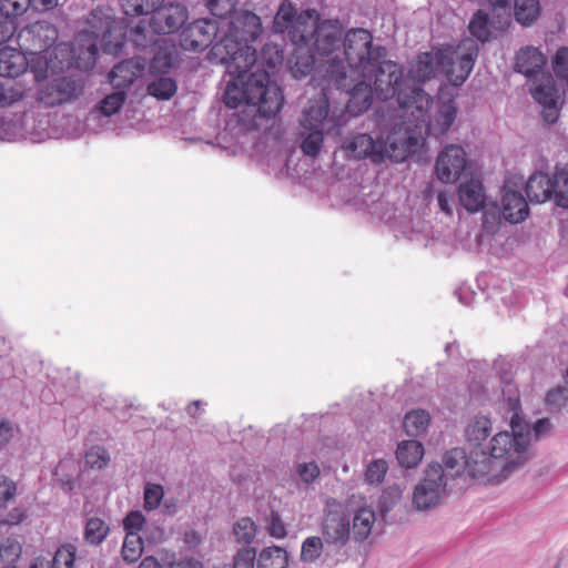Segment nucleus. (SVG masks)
Instances as JSON below:
<instances>
[{
	"label": "nucleus",
	"mask_w": 568,
	"mask_h": 568,
	"mask_svg": "<svg viewBox=\"0 0 568 568\" xmlns=\"http://www.w3.org/2000/svg\"><path fill=\"white\" fill-rule=\"evenodd\" d=\"M551 183V194L555 203L564 209H568V170L556 168L552 175H549Z\"/></svg>",
	"instance_id": "obj_33"
},
{
	"label": "nucleus",
	"mask_w": 568,
	"mask_h": 568,
	"mask_svg": "<svg viewBox=\"0 0 568 568\" xmlns=\"http://www.w3.org/2000/svg\"><path fill=\"white\" fill-rule=\"evenodd\" d=\"M71 64L70 50L65 44L53 47V50L31 51L27 68L34 75V80L40 82L49 75L63 71Z\"/></svg>",
	"instance_id": "obj_14"
},
{
	"label": "nucleus",
	"mask_w": 568,
	"mask_h": 568,
	"mask_svg": "<svg viewBox=\"0 0 568 568\" xmlns=\"http://www.w3.org/2000/svg\"><path fill=\"white\" fill-rule=\"evenodd\" d=\"M85 464L93 469H102L110 462V455L103 447H91L85 454Z\"/></svg>",
	"instance_id": "obj_53"
},
{
	"label": "nucleus",
	"mask_w": 568,
	"mask_h": 568,
	"mask_svg": "<svg viewBox=\"0 0 568 568\" xmlns=\"http://www.w3.org/2000/svg\"><path fill=\"white\" fill-rule=\"evenodd\" d=\"M164 496L163 487L158 484H148L144 488V507L148 510L156 509Z\"/></svg>",
	"instance_id": "obj_55"
},
{
	"label": "nucleus",
	"mask_w": 568,
	"mask_h": 568,
	"mask_svg": "<svg viewBox=\"0 0 568 568\" xmlns=\"http://www.w3.org/2000/svg\"><path fill=\"white\" fill-rule=\"evenodd\" d=\"M255 560L257 561L255 549L243 548L237 551L234 558L233 568H254Z\"/></svg>",
	"instance_id": "obj_57"
},
{
	"label": "nucleus",
	"mask_w": 568,
	"mask_h": 568,
	"mask_svg": "<svg viewBox=\"0 0 568 568\" xmlns=\"http://www.w3.org/2000/svg\"><path fill=\"white\" fill-rule=\"evenodd\" d=\"M16 484L6 476H0V507L16 496Z\"/></svg>",
	"instance_id": "obj_61"
},
{
	"label": "nucleus",
	"mask_w": 568,
	"mask_h": 568,
	"mask_svg": "<svg viewBox=\"0 0 568 568\" xmlns=\"http://www.w3.org/2000/svg\"><path fill=\"white\" fill-rule=\"evenodd\" d=\"M83 85L71 77H59L40 85L37 101L45 106H58L72 103L82 93Z\"/></svg>",
	"instance_id": "obj_15"
},
{
	"label": "nucleus",
	"mask_w": 568,
	"mask_h": 568,
	"mask_svg": "<svg viewBox=\"0 0 568 568\" xmlns=\"http://www.w3.org/2000/svg\"><path fill=\"white\" fill-rule=\"evenodd\" d=\"M75 558V547L64 545L60 547L52 560V568H72Z\"/></svg>",
	"instance_id": "obj_54"
},
{
	"label": "nucleus",
	"mask_w": 568,
	"mask_h": 568,
	"mask_svg": "<svg viewBox=\"0 0 568 568\" xmlns=\"http://www.w3.org/2000/svg\"><path fill=\"white\" fill-rule=\"evenodd\" d=\"M342 37L343 31L338 21L326 20L320 22L316 14L315 30L308 37V44L313 41L315 52L323 59V63L316 69V79L328 81L329 60H339L341 58Z\"/></svg>",
	"instance_id": "obj_9"
},
{
	"label": "nucleus",
	"mask_w": 568,
	"mask_h": 568,
	"mask_svg": "<svg viewBox=\"0 0 568 568\" xmlns=\"http://www.w3.org/2000/svg\"><path fill=\"white\" fill-rule=\"evenodd\" d=\"M28 64V58L20 51L4 47L0 49V75L16 78L22 74Z\"/></svg>",
	"instance_id": "obj_29"
},
{
	"label": "nucleus",
	"mask_w": 568,
	"mask_h": 568,
	"mask_svg": "<svg viewBox=\"0 0 568 568\" xmlns=\"http://www.w3.org/2000/svg\"><path fill=\"white\" fill-rule=\"evenodd\" d=\"M458 199L460 204L470 213L484 211L490 205H486V195L481 182L471 179L462 183L458 187Z\"/></svg>",
	"instance_id": "obj_27"
},
{
	"label": "nucleus",
	"mask_w": 568,
	"mask_h": 568,
	"mask_svg": "<svg viewBox=\"0 0 568 568\" xmlns=\"http://www.w3.org/2000/svg\"><path fill=\"white\" fill-rule=\"evenodd\" d=\"M30 7V0H0V12L7 20L22 16Z\"/></svg>",
	"instance_id": "obj_52"
},
{
	"label": "nucleus",
	"mask_w": 568,
	"mask_h": 568,
	"mask_svg": "<svg viewBox=\"0 0 568 568\" xmlns=\"http://www.w3.org/2000/svg\"><path fill=\"white\" fill-rule=\"evenodd\" d=\"M296 47L290 59V71L295 79H302L311 73L315 64V57L308 50V41Z\"/></svg>",
	"instance_id": "obj_30"
},
{
	"label": "nucleus",
	"mask_w": 568,
	"mask_h": 568,
	"mask_svg": "<svg viewBox=\"0 0 568 568\" xmlns=\"http://www.w3.org/2000/svg\"><path fill=\"white\" fill-rule=\"evenodd\" d=\"M21 552L22 546L16 538L8 537L0 544V560L8 566H13Z\"/></svg>",
	"instance_id": "obj_47"
},
{
	"label": "nucleus",
	"mask_w": 568,
	"mask_h": 568,
	"mask_svg": "<svg viewBox=\"0 0 568 568\" xmlns=\"http://www.w3.org/2000/svg\"><path fill=\"white\" fill-rule=\"evenodd\" d=\"M173 64V52L166 48H159L150 62V71L153 74L166 73Z\"/></svg>",
	"instance_id": "obj_49"
},
{
	"label": "nucleus",
	"mask_w": 568,
	"mask_h": 568,
	"mask_svg": "<svg viewBox=\"0 0 568 568\" xmlns=\"http://www.w3.org/2000/svg\"><path fill=\"white\" fill-rule=\"evenodd\" d=\"M217 30L219 26L215 20L199 19L182 31L180 44L187 51H202L213 42Z\"/></svg>",
	"instance_id": "obj_21"
},
{
	"label": "nucleus",
	"mask_w": 568,
	"mask_h": 568,
	"mask_svg": "<svg viewBox=\"0 0 568 568\" xmlns=\"http://www.w3.org/2000/svg\"><path fill=\"white\" fill-rule=\"evenodd\" d=\"M410 94L400 84V90L395 98L398 104L397 115L400 119L402 132L408 135L419 134L420 140L416 145V152L423 145L425 135L438 136L446 133L456 119L457 106L453 100L438 103L429 114L432 98L422 89L407 87Z\"/></svg>",
	"instance_id": "obj_4"
},
{
	"label": "nucleus",
	"mask_w": 568,
	"mask_h": 568,
	"mask_svg": "<svg viewBox=\"0 0 568 568\" xmlns=\"http://www.w3.org/2000/svg\"><path fill=\"white\" fill-rule=\"evenodd\" d=\"M556 75L565 79L568 75V48H560L552 60Z\"/></svg>",
	"instance_id": "obj_58"
},
{
	"label": "nucleus",
	"mask_w": 568,
	"mask_h": 568,
	"mask_svg": "<svg viewBox=\"0 0 568 568\" xmlns=\"http://www.w3.org/2000/svg\"><path fill=\"white\" fill-rule=\"evenodd\" d=\"M159 75L148 84V92L159 100H169L178 90L176 81L171 77Z\"/></svg>",
	"instance_id": "obj_41"
},
{
	"label": "nucleus",
	"mask_w": 568,
	"mask_h": 568,
	"mask_svg": "<svg viewBox=\"0 0 568 568\" xmlns=\"http://www.w3.org/2000/svg\"><path fill=\"white\" fill-rule=\"evenodd\" d=\"M343 59H331L327 79L335 88H348L354 80L375 77V90L379 100L395 98L403 84V68L386 60L384 47L374 45L373 36L366 29H351L344 36Z\"/></svg>",
	"instance_id": "obj_3"
},
{
	"label": "nucleus",
	"mask_w": 568,
	"mask_h": 568,
	"mask_svg": "<svg viewBox=\"0 0 568 568\" xmlns=\"http://www.w3.org/2000/svg\"><path fill=\"white\" fill-rule=\"evenodd\" d=\"M43 120L36 124L33 113L10 114L0 119V141H14L26 138L28 134L41 136L45 131Z\"/></svg>",
	"instance_id": "obj_19"
},
{
	"label": "nucleus",
	"mask_w": 568,
	"mask_h": 568,
	"mask_svg": "<svg viewBox=\"0 0 568 568\" xmlns=\"http://www.w3.org/2000/svg\"><path fill=\"white\" fill-rule=\"evenodd\" d=\"M126 16L152 14L150 27L155 33L166 34L176 31L186 20V10L180 3L164 0H128L124 4Z\"/></svg>",
	"instance_id": "obj_8"
},
{
	"label": "nucleus",
	"mask_w": 568,
	"mask_h": 568,
	"mask_svg": "<svg viewBox=\"0 0 568 568\" xmlns=\"http://www.w3.org/2000/svg\"><path fill=\"white\" fill-rule=\"evenodd\" d=\"M500 408L503 418L509 423L510 432H498L491 437L487 449H475L466 454L464 448H453L443 457V480L455 490L466 484L467 478L491 476L506 478L514 470L524 466L532 457V443L539 440L550 430L547 418L538 419L532 425L520 412L517 390H504Z\"/></svg>",
	"instance_id": "obj_1"
},
{
	"label": "nucleus",
	"mask_w": 568,
	"mask_h": 568,
	"mask_svg": "<svg viewBox=\"0 0 568 568\" xmlns=\"http://www.w3.org/2000/svg\"><path fill=\"white\" fill-rule=\"evenodd\" d=\"M323 551V540L317 536L307 537L301 549V560L304 562H314L320 558Z\"/></svg>",
	"instance_id": "obj_48"
},
{
	"label": "nucleus",
	"mask_w": 568,
	"mask_h": 568,
	"mask_svg": "<svg viewBox=\"0 0 568 568\" xmlns=\"http://www.w3.org/2000/svg\"><path fill=\"white\" fill-rule=\"evenodd\" d=\"M470 33L479 41H488L493 37V23L488 14L483 10H478L469 22Z\"/></svg>",
	"instance_id": "obj_42"
},
{
	"label": "nucleus",
	"mask_w": 568,
	"mask_h": 568,
	"mask_svg": "<svg viewBox=\"0 0 568 568\" xmlns=\"http://www.w3.org/2000/svg\"><path fill=\"white\" fill-rule=\"evenodd\" d=\"M144 69V59L132 58L122 61L112 69L110 73V81L116 89L129 87L143 74Z\"/></svg>",
	"instance_id": "obj_26"
},
{
	"label": "nucleus",
	"mask_w": 568,
	"mask_h": 568,
	"mask_svg": "<svg viewBox=\"0 0 568 568\" xmlns=\"http://www.w3.org/2000/svg\"><path fill=\"white\" fill-rule=\"evenodd\" d=\"M233 532L237 541L251 544L256 535V525L251 518L244 517L235 523Z\"/></svg>",
	"instance_id": "obj_50"
},
{
	"label": "nucleus",
	"mask_w": 568,
	"mask_h": 568,
	"mask_svg": "<svg viewBox=\"0 0 568 568\" xmlns=\"http://www.w3.org/2000/svg\"><path fill=\"white\" fill-rule=\"evenodd\" d=\"M467 166V155L463 146L446 145L437 155L435 174L443 183H455Z\"/></svg>",
	"instance_id": "obj_17"
},
{
	"label": "nucleus",
	"mask_w": 568,
	"mask_h": 568,
	"mask_svg": "<svg viewBox=\"0 0 568 568\" xmlns=\"http://www.w3.org/2000/svg\"><path fill=\"white\" fill-rule=\"evenodd\" d=\"M143 551V542L139 535L135 534H126L123 546H122V557L126 562L136 561Z\"/></svg>",
	"instance_id": "obj_46"
},
{
	"label": "nucleus",
	"mask_w": 568,
	"mask_h": 568,
	"mask_svg": "<svg viewBox=\"0 0 568 568\" xmlns=\"http://www.w3.org/2000/svg\"><path fill=\"white\" fill-rule=\"evenodd\" d=\"M295 474L301 483L311 486L317 481L321 476V469L316 462H298L295 464Z\"/></svg>",
	"instance_id": "obj_44"
},
{
	"label": "nucleus",
	"mask_w": 568,
	"mask_h": 568,
	"mask_svg": "<svg viewBox=\"0 0 568 568\" xmlns=\"http://www.w3.org/2000/svg\"><path fill=\"white\" fill-rule=\"evenodd\" d=\"M388 470V464L385 459L378 458L371 460L365 469V481L368 485L378 486L384 480Z\"/></svg>",
	"instance_id": "obj_45"
},
{
	"label": "nucleus",
	"mask_w": 568,
	"mask_h": 568,
	"mask_svg": "<svg viewBox=\"0 0 568 568\" xmlns=\"http://www.w3.org/2000/svg\"><path fill=\"white\" fill-rule=\"evenodd\" d=\"M430 416L426 410L415 409L405 415L403 426L408 436L417 437L428 428Z\"/></svg>",
	"instance_id": "obj_37"
},
{
	"label": "nucleus",
	"mask_w": 568,
	"mask_h": 568,
	"mask_svg": "<svg viewBox=\"0 0 568 568\" xmlns=\"http://www.w3.org/2000/svg\"><path fill=\"white\" fill-rule=\"evenodd\" d=\"M324 134L326 131L322 130H303L300 131L301 149L307 156L315 158L321 152L324 144Z\"/></svg>",
	"instance_id": "obj_38"
},
{
	"label": "nucleus",
	"mask_w": 568,
	"mask_h": 568,
	"mask_svg": "<svg viewBox=\"0 0 568 568\" xmlns=\"http://www.w3.org/2000/svg\"><path fill=\"white\" fill-rule=\"evenodd\" d=\"M442 466L429 464L413 491V505L419 511L434 509L453 491L448 481L443 480Z\"/></svg>",
	"instance_id": "obj_11"
},
{
	"label": "nucleus",
	"mask_w": 568,
	"mask_h": 568,
	"mask_svg": "<svg viewBox=\"0 0 568 568\" xmlns=\"http://www.w3.org/2000/svg\"><path fill=\"white\" fill-rule=\"evenodd\" d=\"M262 32L258 16L251 11L236 12L230 22V32L224 38H232L239 43L248 44L255 41Z\"/></svg>",
	"instance_id": "obj_23"
},
{
	"label": "nucleus",
	"mask_w": 568,
	"mask_h": 568,
	"mask_svg": "<svg viewBox=\"0 0 568 568\" xmlns=\"http://www.w3.org/2000/svg\"><path fill=\"white\" fill-rule=\"evenodd\" d=\"M376 516L368 507L359 508L353 519V534L356 540L363 541L368 538L375 524Z\"/></svg>",
	"instance_id": "obj_34"
},
{
	"label": "nucleus",
	"mask_w": 568,
	"mask_h": 568,
	"mask_svg": "<svg viewBox=\"0 0 568 568\" xmlns=\"http://www.w3.org/2000/svg\"><path fill=\"white\" fill-rule=\"evenodd\" d=\"M322 532L327 544L337 546H344L349 538V520L343 505L335 498L326 501Z\"/></svg>",
	"instance_id": "obj_16"
},
{
	"label": "nucleus",
	"mask_w": 568,
	"mask_h": 568,
	"mask_svg": "<svg viewBox=\"0 0 568 568\" xmlns=\"http://www.w3.org/2000/svg\"><path fill=\"white\" fill-rule=\"evenodd\" d=\"M493 423L484 414H477L470 417L465 426L464 437L474 448H478L490 436Z\"/></svg>",
	"instance_id": "obj_28"
},
{
	"label": "nucleus",
	"mask_w": 568,
	"mask_h": 568,
	"mask_svg": "<svg viewBox=\"0 0 568 568\" xmlns=\"http://www.w3.org/2000/svg\"><path fill=\"white\" fill-rule=\"evenodd\" d=\"M442 49L432 52L419 53L416 59L412 62L409 72L407 75L403 72L404 89L407 94H410L407 87H417L418 83H423L434 78L440 70Z\"/></svg>",
	"instance_id": "obj_20"
},
{
	"label": "nucleus",
	"mask_w": 568,
	"mask_h": 568,
	"mask_svg": "<svg viewBox=\"0 0 568 568\" xmlns=\"http://www.w3.org/2000/svg\"><path fill=\"white\" fill-rule=\"evenodd\" d=\"M437 204L439 210L447 216H453L454 201L446 192H439L437 194Z\"/></svg>",
	"instance_id": "obj_63"
},
{
	"label": "nucleus",
	"mask_w": 568,
	"mask_h": 568,
	"mask_svg": "<svg viewBox=\"0 0 568 568\" xmlns=\"http://www.w3.org/2000/svg\"><path fill=\"white\" fill-rule=\"evenodd\" d=\"M514 16L516 21L529 27L537 21L540 16V4L538 0H514Z\"/></svg>",
	"instance_id": "obj_35"
},
{
	"label": "nucleus",
	"mask_w": 568,
	"mask_h": 568,
	"mask_svg": "<svg viewBox=\"0 0 568 568\" xmlns=\"http://www.w3.org/2000/svg\"><path fill=\"white\" fill-rule=\"evenodd\" d=\"M87 23L89 28L78 34L72 50L78 68L85 70L94 65L99 49L111 54L121 51L128 27L123 19H115L114 10L108 6L91 10Z\"/></svg>",
	"instance_id": "obj_5"
},
{
	"label": "nucleus",
	"mask_w": 568,
	"mask_h": 568,
	"mask_svg": "<svg viewBox=\"0 0 568 568\" xmlns=\"http://www.w3.org/2000/svg\"><path fill=\"white\" fill-rule=\"evenodd\" d=\"M284 59L282 49L274 43H266L261 52L260 68L266 65L270 69L276 68Z\"/></svg>",
	"instance_id": "obj_51"
},
{
	"label": "nucleus",
	"mask_w": 568,
	"mask_h": 568,
	"mask_svg": "<svg viewBox=\"0 0 568 568\" xmlns=\"http://www.w3.org/2000/svg\"><path fill=\"white\" fill-rule=\"evenodd\" d=\"M375 77H361L358 80L352 81L348 88H337L348 93V103L345 113L351 115H359L371 106L373 94H377L375 90ZM378 98V95H376Z\"/></svg>",
	"instance_id": "obj_22"
},
{
	"label": "nucleus",
	"mask_w": 568,
	"mask_h": 568,
	"mask_svg": "<svg viewBox=\"0 0 568 568\" xmlns=\"http://www.w3.org/2000/svg\"><path fill=\"white\" fill-rule=\"evenodd\" d=\"M126 94L124 91L119 90L109 95H106L101 102L100 105L94 110L91 115L103 114L105 116H111L120 111Z\"/></svg>",
	"instance_id": "obj_43"
},
{
	"label": "nucleus",
	"mask_w": 568,
	"mask_h": 568,
	"mask_svg": "<svg viewBox=\"0 0 568 568\" xmlns=\"http://www.w3.org/2000/svg\"><path fill=\"white\" fill-rule=\"evenodd\" d=\"M529 214V207L526 199L518 191L511 190L509 181L505 185L501 197V206L493 203L484 211L483 224L487 231H495L501 219L510 223H520Z\"/></svg>",
	"instance_id": "obj_13"
},
{
	"label": "nucleus",
	"mask_w": 568,
	"mask_h": 568,
	"mask_svg": "<svg viewBox=\"0 0 568 568\" xmlns=\"http://www.w3.org/2000/svg\"><path fill=\"white\" fill-rule=\"evenodd\" d=\"M19 39L28 44L30 51L53 50L58 30L48 21H37L22 30Z\"/></svg>",
	"instance_id": "obj_24"
},
{
	"label": "nucleus",
	"mask_w": 568,
	"mask_h": 568,
	"mask_svg": "<svg viewBox=\"0 0 568 568\" xmlns=\"http://www.w3.org/2000/svg\"><path fill=\"white\" fill-rule=\"evenodd\" d=\"M478 54V45L471 39L463 40L458 45L442 48L440 72L447 81L455 85H462L474 68Z\"/></svg>",
	"instance_id": "obj_10"
},
{
	"label": "nucleus",
	"mask_w": 568,
	"mask_h": 568,
	"mask_svg": "<svg viewBox=\"0 0 568 568\" xmlns=\"http://www.w3.org/2000/svg\"><path fill=\"white\" fill-rule=\"evenodd\" d=\"M530 93L535 101L542 106V116L546 122L557 121L560 111V93L551 74H542L534 80Z\"/></svg>",
	"instance_id": "obj_18"
},
{
	"label": "nucleus",
	"mask_w": 568,
	"mask_h": 568,
	"mask_svg": "<svg viewBox=\"0 0 568 568\" xmlns=\"http://www.w3.org/2000/svg\"><path fill=\"white\" fill-rule=\"evenodd\" d=\"M288 554L278 546L266 547L257 556V568H287Z\"/></svg>",
	"instance_id": "obj_36"
},
{
	"label": "nucleus",
	"mask_w": 568,
	"mask_h": 568,
	"mask_svg": "<svg viewBox=\"0 0 568 568\" xmlns=\"http://www.w3.org/2000/svg\"><path fill=\"white\" fill-rule=\"evenodd\" d=\"M315 10H307L296 16L295 8L290 2H283L274 17L273 30L276 33H287L293 44H305L310 34L315 30Z\"/></svg>",
	"instance_id": "obj_12"
},
{
	"label": "nucleus",
	"mask_w": 568,
	"mask_h": 568,
	"mask_svg": "<svg viewBox=\"0 0 568 568\" xmlns=\"http://www.w3.org/2000/svg\"><path fill=\"white\" fill-rule=\"evenodd\" d=\"M389 118L382 115L381 134L373 138L367 133H358L344 139L342 151L351 160L369 159L375 163L389 158L400 162L416 153L419 134L408 135L402 132L398 122L388 123Z\"/></svg>",
	"instance_id": "obj_6"
},
{
	"label": "nucleus",
	"mask_w": 568,
	"mask_h": 568,
	"mask_svg": "<svg viewBox=\"0 0 568 568\" xmlns=\"http://www.w3.org/2000/svg\"><path fill=\"white\" fill-rule=\"evenodd\" d=\"M210 55L212 61L226 65L231 78L224 92L227 106L237 108L245 103L243 112L253 114V125H258L257 116L270 119L280 112L283 104L281 89L260 68L255 49L223 38L212 47Z\"/></svg>",
	"instance_id": "obj_2"
},
{
	"label": "nucleus",
	"mask_w": 568,
	"mask_h": 568,
	"mask_svg": "<svg viewBox=\"0 0 568 568\" xmlns=\"http://www.w3.org/2000/svg\"><path fill=\"white\" fill-rule=\"evenodd\" d=\"M545 64V55L532 45L520 48L515 57V70L531 80L548 73L544 70Z\"/></svg>",
	"instance_id": "obj_25"
},
{
	"label": "nucleus",
	"mask_w": 568,
	"mask_h": 568,
	"mask_svg": "<svg viewBox=\"0 0 568 568\" xmlns=\"http://www.w3.org/2000/svg\"><path fill=\"white\" fill-rule=\"evenodd\" d=\"M424 447L417 440H403L398 444L396 449V458L399 465L404 468H414L423 459Z\"/></svg>",
	"instance_id": "obj_32"
},
{
	"label": "nucleus",
	"mask_w": 568,
	"mask_h": 568,
	"mask_svg": "<svg viewBox=\"0 0 568 568\" xmlns=\"http://www.w3.org/2000/svg\"><path fill=\"white\" fill-rule=\"evenodd\" d=\"M28 95V89L21 83L0 81V108L13 105Z\"/></svg>",
	"instance_id": "obj_39"
},
{
	"label": "nucleus",
	"mask_w": 568,
	"mask_h": 568,
	"mask_svg": "<svg viewBox=\"0 0 568 568\" xmlns=\"http://www.w3.org/2000/svg\"><path fill=\"white\" fill-rule=\"evenodd\" d=\"M322 91L304 106L301 112L298 123L303 130H322L326 134L338 133L347 123V116L343 109L331 108L327 91L335 88L333 82L323 81L314 78Z\"/></svg>",
	"instance_id": "obj_7"
},
{
	"label": "nucleus",
	"mask_w": 568,
	"mask_h": 568,
	"mask_svg": "<svg viewBox=\"0 0 568 568\" xmlns=\"http://www.w3.org/2000/svg\"><path fill=\"white\" fill-rule=\"evenodd\" d=\"M268 534L276 538L283 539L286 536V528L277 514H272L267 523Z\"/></svg>",
	"instance_id": "obj_62"
},
{
	"label": "nucleus",
	"mask_w": 568,
	"mask_h": 568,
	"mask_svg": "<svg viewBox=\"0 0 568 568\" xmlns=\"http://www.w3.org/2000/svg\"><path fill=\"white\" fill-rule=\"evenodd\" d=\"M16 32V24L12 20L0 21V45L11 39Z\"/></svg>",
	"instance_id": "obj_64"
},
{
	"label": "nucleus",
	"mask_w": 568,
	"mask_h": 568,
	"mask_svg": "<svg viewBox=\"0 0 568 568\" xmlns=\"http://www.w3.org/2000/svg\"><path fill=\"white\" fill-rule=\"evenodd\" d=\"M110 528L108 524L98 517H91L84 526V540L92 546H99L106 538Z\"/></svg>",
	"instance_id": "obj_40"
},
{
	"label": "nucleus",
	"mask_w": 568,
	"mask_h": 568,
	"mask_svg": "<svg viewBox=\"0 0 568 568\" xmlns=\"http://www.w3.org/2000/svg\"><path fill=\"white\" fill-rule=\"evenodd\" d=\"M145 519L142 513L131 511L123 520V526L126 534L139 535V531L143 527Z\"/></svg>",
	"instance_id": "obj_59"
},
{
	"label": "nucleus",
	"mask_w": 568,
	"mask_h": 568,
	"mask_svg": "<svg viewBox=\"0 0 568 568\" xmlns=\"http://www.w3.org/2000/svg\"><path fill=\"white\" fill-rule=\"evenodd\" d=\"M546 403L551 410H559L568 403V388L558 386L550 389L547 393Z\"/></svg>",
	"instance_id": "obj_56"
},
{
	"label": "nucleus",
	"mask_w": 568,
	"mask_h": 568,
	"mask_svg": "<svg viewBox=\"0 0 568 568\" xmlns=\"http://www.w3.org/2000/svg\"><path fill=\"white\" fill-rule=\"evenodd\" d=\"M207 8L213 16L224 18L226 14L232 12L234 3L232 0H209Z\"/></svg>",
	"instance_id": "obj_60"
},
{
	"label": "nucleus",
	"mask_w": 568,
	"mask_h": 568,
	"mask_svg": "<svg viewBox=\"0 0 568 568\" xmlns=\"http://www.w3.org/2000/svg\"><path fill=\"white\" fill-rule=\"evenodd\" d=\"M526 194L529 201L536 203L552 199L549 175L544 173L532 174L526 182Z\"/></svg>",
	"instance_id": "obj_31"
}]
</instances>
